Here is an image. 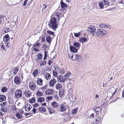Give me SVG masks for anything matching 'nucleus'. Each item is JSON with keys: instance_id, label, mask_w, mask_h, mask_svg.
Masks as SVG:
<instances>
[{"instance_id": "obj_47", "label": "nucleus", "mask_w": 124, "mask_h": 124, "mask_svg": "<svg viewBox=\"0 0 124 124\" xmlns=\"http://www.w3.org/2000/svg\"><path fill=\"white\" fill-rule=\"evenodd\" d=\"M7 90V89L6 87H3L1 89V91L3 92H6Z\"/></svg>"}, {"instance_id": "obj_12", "label": "nucleus", "mask_w": 124, "mask_h": 124, "mask_svg": "<svg viewBox=\"0 0 124 124\" xmlns=\"http://www.w3.org/2000/svg\"><path fill=\"white\" fill-rule=\"evenodd\" d=\"M51 105L52 107L54 108H58L59 104L55 101L51 102Z\"/></svg>"}, {"instance_id": "obj_30", "label": "nucleus", "mask_w": 124, "mask_h": 124, "mask_svg": "<svg viewBox=\"0 0 124 124\" xmlns=\"http://www.w3.org/2000/svg\"><path fill=\"white\" fill-rule=\"evenodd\" d=\"M38 101L40 103H42L45 101V99L44 98L40 97L38 99Z\"/></svg>"}, {"instance_id": "obj_18", "label": "nucleus", "mask_w": 124, "mask_h": 124, "mask_svg": "<svg viewBox=\"0 0 124 124\" xmlns=\"http://www.w3.org/2000/svg\"><path fill=\"white\" fill-rule=\"evenodd\" d=\"M101 108L100 107H96L94 109V111L96 112V115H98L101 112Z\"/></svg>"}, {"instance_id": "obj_38", "label": "nucleus", "mask_w": 124, "mask_h": 124, "mask_svg": "<svg viewBox=\"0 0 124 124\" xmlns=\"http://www.w3.org/2000/svg\"><path fill=\"white\" fill-rule=\"evenodd\" d=\"M46 77L48 80L50 79L51 77V76L50 74L49 73H47L45 75Z\"/></svg>"}, {"instance_id": "obj_16", "label": "nucleus", "mask_w": 124, "mask_h": 124, "mask_svg": "<svg viewBox=\"0 0 124 124\" xmlns=\"http://www.w3.org/2000/svg\"><path fill=\"white\" fill-rule=\"evenodd\" d=\"M43 80L41 78L39 77L37 78V84L39 85H42L43 84Z\"/></svg>"}, {"instance_id": "obj_60", "label": "nucleus", "mask_w": 124, "mask_h": 124, "mask_svg": "<svg viewBox=\"0 0 124 124\" xmlns=\"http://www.w3.org/2000/svg\"><path fill=\"white\" fill-rule=\"evenodd\" d=\"M28 0H25L24 1L23 5V6H24L26 5L28 1Z\"/></svg>"}, {"instance_id": "obj_58", "label": "nucleus", "mask_w": 124, "mask_h": 124, "mask_svg": "<svg viewBox=\"0 0 124 124\" xmlns=\"http://www.w3.org/2000/svg\"><path fill=\"white\" fill-rule=\"evenodd\" d=\"M52 62H53L52 60H49L48 61L47 64L49 65H51Z\"/></svg>"}, {"instance_id": "obj_43", "label": "nucleus", "mask_w": 124, "mask_h": 124, "mask_svg": "<svg viewBox=\"0 0 124 124\" xmlns=\"http://www.w3.org/2000/svg\"><path fill=\"white\" fill-rule=\"evenodd\" d=\"M78 109L77 108H75L73 109L72 111V113L73 114H76L77 111Z\"/></svg>"}, {"instance_id": "obj_3", "label": "nucleus", "mask_w": 124, "mask_h": 124, "mask_svg": "<svg viewBox=\"0 0 124 124\" xmlns=\"http://www.w3.org/2000/svg\"><path fill=\"white\" fill-rule=\"evenodd\" d=\"M54 93V90L52 89H47L46 90L45 93L47 95H51Z\"/></svg>"}, {"instance_id": "obj_7", "label": "nucleus", "mask_w": 124, "mask_h": 124, "mask_svg": "<svg viewBox=\"0 0 124 124\" xmlns=\"http://www.w3.org/2000/svg\"><path fill=\"white\" fill-rule=\"evenodd\" d=\"M42 54L41 53H38L37 55V58H36V61L38 62H40L42 60Z\"/></svg>"}, {"instance_id": "obj_37", "label": "nucleus", "mask_w": 124, "mask_h": 124, "mask_svg": "<svg viewBox=\"0 0 124 124\" xmlns=\"http://www.w3.org/2000/svg\"><path fill=\"white\" fill-rule=\"evenodd\" d=\"M29 101L30 103H34L35 102V99L34 97H32L29 100Z\"/></svg>"}, {"instance_id": "obj_11", "label": "nucleus", "mask_w": 124, "mask_h": 124, "mask_svg": "<svg viewBox=\"0 0 124 124\" xmlns=\"http://www.w3.org/2000/svg\"><path fill=\"white\" fill-rule=\"evenodd\" d=\"M7 20V19L6 16L2 15H0V25L2 22H6Z\"/></svg>"}, {"instance_id": "obj_14", "label": "nucleus", "mask_w": 124, "mask_h": 124, "mask_svg": "<svg viewBox=\"0 0 124 124\" xmlns=\"http://www.w3.org/2000/svg\"><path fill=\"white\" fill-rule=\"evenodd\" d=\"M14 81L16 84L19 85L20 83L21 80L18 76H16L14 78Z\"/></svg>"}, {"instance_id": "obj_54", "label": "nucleus", "mask_w": 124, "mask_h": 124, "mask_svg": "<svg viewBox=\"0 0 124 124\" xmlns=\"http://www.w3.org/2000/svg\"><path fill=\"white\" fill-rule=\"evenodd\" d=\"M69 56L70 58V59L73 60V58L74 57V55L73 54H69Z\"/></svg>"}, {"instance_id": "obj_48", "label": "nucleus", "mask_w": 124, "mask_h": 124, "mask_svg": "<svg viewBox=\"0 0 124 124\" xmlns=\"http://www.w3.org/2000/svg\"><path fill=\"white\" fill-rule=\"evenodd\" d=\"M46 62L44 61L41 62L39 64L40 66H41L44 65H45L46 64Z\"/></svg>"}, {"instance_id": "obj_40", "label": "nucleus", "mask_w": 124, "mask_h": 124, "mask_svg": "<svg viewBox=\"0 0 124 124\" xmlns=\"http://www.w3.org/2000/svg\"><path fill=\"white\" fill-rule=\"evenodd\" d=\"M42 93L40 91H38L36 93V96L39 97L43 95Z\"/></svg>"}, {"instance_id": "obj_27", "label": "nucleus", "mask_w": 124, "mask_h": 124, "mask_svg": "<svg viewBox=\"0 0 124 124\" xmlns=\"http://www.w3.org/2000/svg\"><path fill=\"white\" fill-rule=\"evenodd\" d=\"M39 73V70L38 69H36L34 70L33 72V74L34 77H36Z\"/></svg>"}, {"instance_id": "obj_55", "label": "nucleus", "mask_w": 124, "mask_h": 124, "mask_svg": "<svg viewBox=\"0 0 124 124\" xmlns=\"http://www.w3.org/2000/svg\"><path fill=\"white\" fill-rule=\"evenodd\" d=\"M70 75V72H69L67 73L64 76V77H66L67 78H68Z\"/></svg>"}, {"instance_id": "obj_35", "label": "nucleus", "mask_w": 124, "mask_h": 124, "mask_svg": "<svg viewBox=\"0 0 124 124\" xmlns=\"http://www.w3.org/2000/svg\"><path fill=\"white\" fill-rule=\"evenodd\" d=\"M87 40V39L85 38H82L80 39L79 41L82 43H83L86 41Z\"/></svg>"}, {"instance_id": "obj_25", "label": "nucleus", "mask_w": 124, "mask_h": 124, "mask_svg": "<svg viewBox=\"0 0 124 124\" xmlns=\"http://www.w3.org/2000/svg\"><path fill=\"white\" fill-rule=\"evenodd\" d=\"M6 96L4 95H0V102H1L5 101L6 99Z\"/></svg>"}, {"instance_id": "obj_20", "label": "nucleus", "mask_w": 124, "mask_h": 124, "mask_svg": "<svg viewBox=\"0 0 124 124\" xmlns=\"http://www.w3.org/2000/svg\"><path fill=\"white\" fill-rule=\"evenodd\" d=\"M73 46L76 48L78 49H79L80 46V44L78 42H74L73 44Z\"/></svg>"}, {"instance_id": "obj_4", "label": "nucleus", "mask_w": 124, "mask_h": 124, "mask_svg": "<svg viewBox=\"0 0 124 124\" xmlns=\"http://www.w3.org/2000/svg\"><path fill=\"white\" fill-rule=\"evenodd\" d=\"M62 10L63 11L65 10L68 7V5L63 2V0H61L60 2Z\"/></svg>"}, {"instance_id": "obj_1", "label": "nucleus", "mask_w": 124, "mask_h": 124, "mask_svg": "<svg viewBox=\"0 0 124 124\" xmlns=\"http://www.w3.org/2000/svg\"><path fill=\"white\" fill-rule=\"evenodd\" d=\"M57 22V21L55 17H51L48 25L50 28L52 29L54 31H55L56 29L57 28L58 26Z\"/></svg>"}, {"instance_id": "obj_24", "label": "nucleus", "mask_w": 124, "mask_h": 124, "mask_svg": "<svg viewBox=\"0 0 124 124\" xmlns=\"http://www.w3.org/2000/svg\"><path fill=\"white\" fill-rule=\"evenodd\" d=\"M55 88L56 90H59L62 89V86L60 83H58L55 86Z\"/></svg>"}, {"instance_id": "obj_51", "label": "nucleus", "mask_w": 124, "mask_h": 124, "mask_svg": "<svg viewBox=\"0 0 124 124\" xmlns=\"http://www.w3.org/2000/svg\"><path fill=\"white\" fill-rule=\"evenodd\" d=\"M107 100L105 98L104 99H103L102 101V105H105V104L106 102H107Z\"/></svg>"}, {"instance_id": "obj_8", "label": "nucleus", "mask_w": 124, "mask_h": 124, "mask_svg": "<svg viewBox=\"0 0 124 124\" xmlns=\"http://www.w3.org/2000/svg\"><path fill=\"white\" fill-rule=\"evenodd\" d=\"M59 109L60 111L62 112H64L66 110V107L64 104V103H61L59 104Z\"/></svg>"}, {"instance_id": "obj_41", "label": "nucleus", "mask_w": 124, "mask_h": 124, "mask_svg": "<svg viewBox=\"0 0 124 124\" xmlns=\"http://www.w3.org/2000/svg\"><path fill=\"white\" fill-rule=\"evenodd\" d=\"M60 14L58 13H54L53 14V15H54L55 17H56V18H58V20H59L60 19H59V17Z\"/></svg>"}, {"instance_id": "obj_44", "label": "nucleus", "mask_w": 124, "mask_h": 124, "mask_svg": "<svg viewBox=\"0 0 124 124\" xmlns=\"http://www.w3.org/2000/svg\"><path fill=\"white\" fill-rule=\"evenodd\" d=\"M55 70H53V74L54 76L55 77H57L58 75V73L56 71V69L55 68Z\"/></svg>"}, {"instance_id": "obj_50", "label": "nucleus", "mask_w": 124, "mask_h": 124, "mask_svg": "<svg viewBox=\"0 0 124 124\" xmlns=\"http://www.w3.org/2000/svg\"><path fill=\"white\" fill-rule=\"evenodd\" d=\"M54 99L55 100H59V98L57 94H55L54 96Z\"/></svg>"}, {"instance_id": "obj_19", "label": "nucleus", "mask_w": 124, "mask_h": 124, "mask_svg": "<svg viewBox=\"0 0 124 124\" xmlns=\"http://www.w3.org/2000/svg\"><path fill=\"white\" fill-rule=\"evenodd\" d=\"M10 38L8 34L6 35L3 38V40L4 42H7L9 39Z\"/></svg>"}, {"instance_id": "obj_62", "label": "nucleus", "mask_w": 124, "mask_h": 124, "mask_svg": "<svg viewBox=\"0 0 124 124\" xmlns=\"http://www.w3.org/2000/svg\"><path fill=\"white\" fill-rule=\"evenodd\" d=\"M47 99L48 100H50L52 99V96H48L47 97Z\"/></svg>"}, {"instance_id": "obj_31", "label": "nucleus", "mask_w": 124, "mask_h": 124, "mask_svg": "<svg viewBox=\"0 0 124 124\" xmlns=\"http://www.w3.org/2000/svg\"><path fill=\"white\" fill-rule=\"evenodd\" d=\"M18 70V66L14 68L13 70V72L14 74H16Z\"/></svg>"}, {"instance_id": "obj_9", "label": "nucleus", "mask_w": 124, "mask_h": 124, "mask_svg": "<svg viewBox=\"0 0 124 124\" xmlns=\"http://www.w3.org/2000/svg\"><path fill=\"white\" fill-rule=\"evenodd\" d=\"M56 82V80L54 78L51 79L50 81H49V85L50 87H53Z\"/></svg>"}, {"instance_id": "obj_52", "label": "nucleus", "mask_w": 124, "mask_h": 124, "mask_svg": "<svg viewBox=\"0 0 124 124\" xmlns=\"http://www.w3.org/2000/svg\"><path fill=\"white\" fill-rule=\"evenodd\" d=\"M47 86V85H45V86L41 87V89L43 91H44L46 89Z\"/></svg>"}, {"instance_id": "obj_6", "label": "nucleus", "mask_w": 124, "mask_h": 124, "mask_svg": "<svg viewBox=\"0 0 124 124\" xmlns=\"http://www.w3.org/2000/svg\"><path fill=\"white\" fill-rule=\"evenodd\" d=\"M22 95V91L20 90H16L15 93V96L17 98H19L21 97Z\"/></svg>"}, {"instance_id": "obj_26", "label": "nucleus", "mask_w": 124, "mask_h": 124, "mask_svg": "<svg viewBox=\"0 0 124 124\" xmlns=\"http://www.w3.org/2000/svg\"><path fill=\"white\" fill-rule=\"evenodd\" d=\"M101 34L100 29L97 30L95 33L96 35V36L99 37L102 36Z\"/></svg>"}, {"instance_id": "obj_13", "label": "nucleus", "mask_w": 124, "mask_h": 124, "mask_svg": "<svg viewBox=\"0 0 124 124\" xmlns=\"http://www.w3.org/2000/svg\"><path fill=\"white\" fill-rule=\"evenodd\" d=\"M32 106L30 104L28 103L26 104L24 107L26 111H29L32 108Z\"/></svg>"}, {"instance_id": "obj_49", "label": "nucleus", "mask_w": 124, "mask_h": 124, "mask_svg": "<svg viewBox=\"0 0 124 124\" xmlns=\"http://www.w3.org/2000/svg\"><path fill=\"white\" fill-rule=\"evenodd\" d=\"M6 45V47L7 48H9L11 46V44L10 42H8L7 43H5Z\"/></svg>"}, {"instance_id": "obj_63", "label": "nucleus", "mask_w": 124, "mask_h": 124, "mask_svg": "<svg viewBox=\"0 0 124 124\" xmlns=\"http://www.w3.org/2000/svg\"><path fill=\"white\" fill-rule=\"evenodd\" d=\"M80 35V34L79 33H76L74 34L75 36L77 37H78Z\"/></svg>"}, {"instance_id": "obj_57", "label": "nucleus", "mask_w": 124, "mask_h": 124, "mask_svg": "<svg viewBox=\"0 0 124 124\" xmlns=\"http://www.w3.org/2000/svg\"><path fill=\"white\" fill-rule=\"evenodd\" d=\"M106 24H101L100 25V27L101 28H105L106 25Z\"/></svg>"}, {"instance_id": "obj_45", "label": "nucleus", "mask_w": 124, "mask_h": 124, "mask_svg": "<svg viewBox=\"0 0 124 124\" xmlns=\"http://www.w3.org/2000/svg\"><path fill=\"white\" fill-rule=\"evenodd\" d=\"M101 119L100 117L98 116L97 117V118L96 119L95 121L96 122H97V124L98 122H100Z\"/></svg>"}, {"instance_id": "obj_59", "label": "nucleus", "mask_w": 124, "mask_h": 124, "mask_svg": "<svg viewBox=\"0 0 124 124\" xmlns=\"http://www.w3.org/2000/svg\"><path fill=\"white\" fill-rule=\"evenodd\" d=\"M47 48V46L46 45H44L42 46V48L43 49V50H45V48Z\"/></svg>"}, {"instance_id": "obj_2", "label": "nucleus", "mask_w": 124, "mask_h": 124, "mask_svg": "<svg viewBox=\"0 0 124 124\" xmlns=\"http://www.w3.org/2000/svg\"><path fill=\"white\" fill-rule=\"evenodd\" d=\"M87 30L88 33L91 34L93 36L95 35V34L96 31V28L93 25H90Z\"/></svg>"}, {"instance_id": "obj_29", "label": "nucleus", "mask_w": 124, "mask_h": 124, "mask_svg": "<svg viewBox=\"0 0 124 124\" xmlns=\"http://www.w3.org/2000/svg\"><path fill=\"white\" fill-rule=\"evenodd\" d=\"M100 30L101 32L102 36L106 35L107 33V31L105 30L102 29H100Z\"/></svg>"}, {"instance_id": "obj_64", "label": "nucleus", "mask_w": 124, "mask_h": 124, "mask_svg": "<svg viewBox=\"0 0 124 124\" xmlns=\"http://www.w3.org/2000/svg\"><path fill=\"white\" fill-rule=\"evenodd\" d=\"M33 50L35 52H38L39 51L38 49L36 48H34L33 49Z\"/></svg>"}, {"instance_id": "obj_34", "label": "nucleus", "mask_w": 124, "mask_h": 124, "mask_svg": "<svg viewBox=\"0 0 124 124\" xmlns=\"http://www.w3.org/2000/svg\"><path fill=\"white\" fill-rule=\"evenodd\" d=\"M46 40L48 43H51V39L50 36H47L46 38Z\"/></svg>"}, {"instance_id": "obj_36", "label": "nucleus", "mask_w": 124, "mask_h": 124, "mask_svg": "<svg viewBox=\"0 0 124 124\" xmlns=\"http://www.w3.org/2000/svg\"><path fill=\"white\" fill-rule=\"evenodd\" d=\"M38 41H36L35 43L33 45V46L35 47H39L40 45V44L39 43H38Z\"/></svg>"}, {"instance_id": "obj_15", "label": "nucleus", "mask_w": 124, "mask_h": 124, "mask_svg": "<svg viewBox=\"0 0 124 124\" xmlns=\"http://www.w3.org/2000/svg\"><path fill=\"white\" fill-rule=\"evenodd\" d=\"M70 51L74 53H77L78 50L76 48L72 46H70Z\"/></svg>"}, {"instance_id": "obj_17", "label": "nucleus", "mask_w": 124, "mask_h": 124, "mask_svg": "<svg viewBox=\"0 0 124 124\" xmlns=\"http://www.w3.org/2000/svg\"><path fill=\"white\" fill-rule=\"evenodd\" d=\"M58 80H59L60 82L61 83H64L65 81V79L64 78L63 79V77L62 76L59 75L58 77Z\"/></svg>"}, {"instance_id": "obj_32", "label": "nucleus", "mask_w": 124, "mask_h": 124, "mask_svg": "<svg viewBox=\"0 0 124 124\" xmlns=\"http://www.w3.org/2000/svg\"><path fill=\"white\" fill-rule=\"evenodd\" d=\"M64 93V91L63 90H62L59 91V96L61 97L63 95Z\"/></svg>"}, {"instance_id": "obj_39", "label": "nucleus", "mask_w": 124, "mask_h": 124, "mask_svg": "<svg viewBox=\"0 0 124 124\" xmlns=\"http://www.w3.org/2000/svg\"><path fill=\"white\" fill-rule=\"evenodd\" d=\"M98 5L100 9H102L104 8V5L102 2L99 3Z\"/></svg>"}, {"instance_id": "obj_33", "label": "nucleus", "mask_w": 124, "mask_h": 124, "mask_svg": "<svg viewBox=\"0 0 124 124\" xmlns=\"http://www.w3.org/2000/svg\"><path fill=\"white\" fill-rule=\"evenodd\" d=\"M16 116L17 117L18 119H21L23 117V116L22 115L20 114L17 113H16Z\"/></svg>"}, {"instance_id": "obj_56", "label": "nucleus", "mask_w": 124, "mask_h": 124, "mask_svg": "<svg viewBox=\"0 0 124 124\" xmlns=\"http://www.w3.org/2000/svg\"><path fill=\"white\" fill-rule=\"evenodd\" d=\"M7 104L6 102H4L1 103V106L2 107H3L6 105Z\"/></svg>"}, {"instance_id": "obj_28", "label": "nucleus", "mask_w": 124, "mask_h": 124, "mask_svg": "<svg viewBox=\"0 0 124 124\" xmlns=\"http://www.w3.org/2000/svg\"><path fill=\"white\" fill-rule=\"evenodd\" d=\"M80 57V55H78L76 54H75L74 55L73 60H77L79 59Z\"/></svg>"}, {"instance_id": "obj_53", "label": "nucleus", "mask_w": 124, "mask_h": 124, "mask_svg": "<svg viewBox=\"0 0 124 124\" xmlns=\"http://www.w3.org/2000/svg\"><path fill=\"white\" fill-rule=\"evenodd\" d=\"M44 57L43 59L44 60L46 59L47 58V52L46 51H45L44 52Z\"/></svg>"}, {"instance_id": "obj_23", "label": "nucleus", "mask_w": 124, "mask_h": 124, "mask_svg": "<svg viewBox=\"0 0 124 124\" xmlns=\"http://www.w3.org/2000/svg\"><path fill=\"white\" fill-rule=\"evenodd\" d=\"M5 45L4 43L2 42L0 44V47L1 50L3 51H6L5 48Z\"/></svg>"}, {"instance_id": "obj_21", "label": "nucleus", "mask_w": 124, "mask_h": 124, "mask_svg": "<svg viewBox=\"0 0 124 124\" xmlns=\"http://www.w3.org/2000/svg\"><path fill=\"white\" fill-rule=\"evenodd\" d=\"M38 110L40 112H45L46 111L45 108L43 107H41L38 108Z\"/></svg>"}, {"instance_id": "obj_46", "label": "nucleus", "mask_w": 124, "mask_h": 124, "mask_svg": "<svg viewBox=\"0 0 124 124\" xmlns=\"http://www.w3.org/2000/svg\"><path fill=\"white\" fill-rule=\"evenodd\" d=\"M47 33L48 34H49L50 35H54V32L51 31L49 30H48L47 31Z\"/></svg>"}, {"instance_id": "obj_10", "label": "nucleus", "mask_w": 124, "mask_h": 124, "mask_svg": "<svg viewBox=\"0 0 124 124\" xmlns=\"http://www.w3.org/2000/svg\"><path fill=\"white\" fill-rule=\"evenodd\" d=\"M25 96L27 97H30L32 95V93L31 91L27 90H25L24 93Z\"/></svg>"}, {"instance_id": "obj_5", "label": "nucleus", "mask_w": 124, "mask_h": 124, "mask_svg": "<svg viewBox=\"0 0 124 124\" xmlns=\"http://www.w3.org/2000/svg\"><path fill=\"white\" fill-rule=\"evenodd\" d=\"M36 84L33 82H30L29 84L30 88L31 90L34 91L36 88Z\"/></svg>"}, {"instance_id": "obj_42", "label": "nucleus", "mask_w": 124, "mask_h": 124, "mask_svg": "<svg viewBox=\"0 0 124 124\" xmlns=\"http://www.w3.org/2000/svg\"><path fill=\"white\" fill-rule=\"evenodd\" d=\"M103 3H104V5H108L109 4V1L107 0H104L103 1Z\"/></svg>"}, {"instance_id": "obj_61", "label": "nucleus", "mask_w": 124, "mask_h": 124, "mask_svg": "<svg viewBox=\"0 0 124 124\" xmlns=\"http://www.w3.org/2000/svg\"><path fill=\"white\" fill-rule=\"evenodd\" d=\"M39 106V104L38 103H36L33 105V106L34 108H36Z\"/></svg>"}, {"instance_id": "obj_22", "label": "nucleus", "mask_w": 124, "mask_h": 124, "mask_svg": "<svg viewBox=\"0 0 124 124\" xmlns=\"http://www.w3.org/2000/svg\"><path fill=\"white\" fill-rule=\"evenodd\" d=\"M48 111L50 114H51L55 113V111L53 108L48 107L47 108Z\"/></svg>"}]
</instances>
